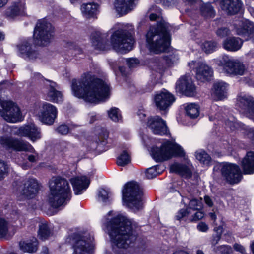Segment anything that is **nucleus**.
<instances>
[{
  "label": "nucleus",
  "mask_w": 254,
  "mask_h": 254,
  "mask_svg": "<svg viewBox=\"0 0 254 254\" xmlns=\"http://www.w3.org/2000/svg\"><path fill=\"white\" fill-rule=\"evenodd\" d=\"M109 235L113 249H127L134 247L137 242L136 224L125 215L109 211L102 220Z\"/></svg>",
  "instance_id": "f257e3e1"
},
{
  "label": "nucleus",
  "mask_w": 254,
  "mask_h": 254,
  "mask_svg": "<svg viewBox=\"0 0 254 254\" xmlns=\"http://www.w3.org/2000/svg\"><path fill=\"white\" fill-rule=\"evenodd\" d=\"M71 90L74 96L93 103L104 101L110 96V88L107 83L96 78L90 72L83 74L79 80H72Z\"/></svg>",
  "instance_id": "f03ea898"
},
{
  "label": "nucleus",
  "mask_w": 254,
  "mask_h": 254,
  "mask_svg": "<svg viewBox=\"0 0 254 254\" xmlns=\"http://www.w3.org/2000/svg\"><path fill=\"white\" fill-rule=\"evenodd\" d=\"M151 21L160 20L156 25L151 26L146 34V47L152 53L158 54L167 51L170 45L171 26L161 17V9L153 6L150 9Z\"/></svg>",
  "instance_id": "7ed1b4c3"
},
{
  "label": "nucleus",
  "mask_w": 254,
  "mask_h": 254,
  "mask_svg": "<svg viewBox=\"0 0 254 254\" xmlns=\"http://www.w3.org/2000/svg\"><path fill=\"white\" fill-rule=\"evenodd\" d=\"M142 142L150 152L151 155L157 162L167 160L173 156L185 157L183 148L175 142V139L163 141L161 139L150 138L145 135Z\"/></svg>",
  "instance_id": "20e7f679"
},
{
  "label": "nucleus",
  "mask_w": 254,
  "mask_h": 254,
  "mask_svg": "<svg viewBox=\"0 0 254 254\" xmlns=\"http://www.w3.org/2000/svg\"><path fill=\"white\" fill-rule=\"evenodd\" d=\"M111 30H114L110 38V44L118 52L126 53L131 51L134 44L133 36L134 28L131 24L117 23Z\"/></svg>",
  "instance_id": "39448f33"
},
{
  "label": "nucleus",
  "mask_w": 254,
  "mask_h": 254,
  "mask_svg": "<svg viewBox=\"0 0 254 254\" xmlns=\"http://www.w3.org/2000/svg\"><path fill=\"white\" fill-rule=\"evenodd\" d=\"M50 193L48 201L51 207L64 206L71 198V190L67 181L60 177H52L49 181Z\"/></svg>",
  "instance_id": "423d86ee"
},
{
  "label": "nucleus",
  "mask_w": 254,
  "mask_h": 254,
  "mask_svg": "<svg viewBox=\"0 0 254 254\" xmlns=\"http://www.w3.org/2000/svg\"><path fill=\"white\" fill-rule=\"evenodd\" d=\"M93 240L94 236L90 232L74 229L68 232L65 241L72 245V254H91Z\"/></svg>",
  "instance_id": "0eeeda50"
},
{
  "label": "nucleus",
  "mask_w": 254,
  "mask_h": 254,
  "mask_svg": "<svg viewBox=\"0 0 254 254\" xmlns=\"http://www.w3.org/2000/svg\"><path fill=\"white\" fill-rule=\"evenodd\" d=\"M143 193L138 183L130 182L126 184L122 190L124 205L134 212L143 208Z\"/></svg>",
  "instance_id": "6e6552de"
},
{
  "label": "nucleus",
  "mask_w": 254,
  "mask_h": 254,
  "mask_svg": "<svg viewBox=\"0 0 254 254\" xmlns=\"http://www.w3.org/2000/svg\"><path fill=\"white\" fill-rule=\"evenodd\" d=\"M13 186V192L19 201L34 198L39 190V184L34 178H26L22 182L15 181Z\"/></svg>",
  "instance_id": "1a4fd4ad"
},
{
  "label": "nucleus",
  "mask_w": 254,
  "mask_h": 254,
  "mask_svg": "<svg viewBox=\"0 0 254 254\" xmlns=\"http://www.w3.org/2000/svg\"><path fill=\"white\" fill-rule=\"evenodd\" d=\"M215 64L221 67L224 73L228 76L242 75L245 71L244 64L239 60L223 54L214 60Z\"/></svg>",
  "instance_id": "9d476101"
},
{
  "label": "nucleus",
  "mask_w": 254,
  "mask_h": 254,
  "mask_svg": "<svg viewBox=\"0 0 254 254\" xmlns=\"http://www.w3.org/2000/svg\"><path fill=\"white\" fill-rule=\"evenodd\" d=\"M0 143L5 148L15 151H24L33 153L27 156V159L30 162H34L38 159V154L33 146L28 142L19 140L11 136L0 137Z\"/></svg>",
  "instance_id": "9b49d317"
},
{
  "label": "nucleus",
  "mask_w": 254,
  "mask_h": 254,
  "mask_svg": "<svg viewBox=\"0 0 254 254\" xmlns=\"http://www.w3.org/2000/svg\"><path fill=\"white\" fill-rule=\"evenodd\" d=\"M54 36V27L46 18L38 21L35 27L33 37L34 43L39 46H46Z\"/></svg>",
  "instance_id": "f8f14e48"
},
{
  "label": "nucleus",
  "mask_w": 254,
  "mask_h": 254,
  "mask_svg": "<svg viewBox=\"0 0 254 254\" xmlns=\"http://www.w3.org/2000/svg\"><path fill=\"white\" fill-rule=\"evenodd\" d=\"M35 82H43L45 87L43 92L45 94V99L53 102L59 103L63 101V95L61 92L56 89L57 84L52 81L46 80L39 73H35L32 77Z\"/></svg>",
  "instance_id": "ddd939ff"
},
{
  "label": "nucleus",
  "mask_w": 254,
  "mask_h": 254,
  "mask_svg": "<svg viewBox=\"0 0 254 254\" xmlns=\"http://www.w3.org/2000/svg\"><path fill=\"white\" fill-rule=\"evenodd\" d=\"M188 65L194 71L197 80L204 82L211 80L213 75V70L204 61H192L188 63Z\"/></svg>",
  "instance_id": "4468645a"
},
{
  "label": "nucleus",
  "mask_w": 254,
  "mask_h": 254,
  "mask_svg": "<svg viewBox=\"0 0 254 254\" xmlns=\"http://www.w3.org/2000/svg\"><path fill=\"white\" fill-rule=\"evenodd\" d=\"M236 106L241 113L254 122V98L253 97L247 94L239 95Z\"/></svg>",
  "instance_id": "2eb2a0df"
},
{
  "label": "nucleus",
  "mask_w": 254,
  "mask_h": 254,
  "mask_svg": "<svg viewBox=\"0 0 254 254\" xmlns=\"http://www.w3.org/2000/svg\"><path fill=\"white\" fill-rule=\"evenodd\" d=\"M236 34L246 40H251L254 43V24L248 19L241 18L234 23Z\"/></svg>",
  "instance_id": "dca6fc26"
},
{
  "label": "nucleus",
  "mask_w": 254,
  "mask_h": 254,
  "mask_svg": "<svg viewBox=\"0 0 254 254\" xmlns=\"http://www.w3.org/2000/svg\"><path fill=\"white\" fill-rule=\"evenodd\" d=\"M221 172L222 177L230 184L238 183L242 178L239 167L234 164L223 163Z\"/></svg>",
  "instance_id": "f3484780"
},
{
  "label": "nucleus",
  "mask_w": 254,
  "mask_h": 254,
  "mask_svg": "<svg viewBox=\"0 0 254 254\" xmlns=\"http://www.w3.org/2000/svg\"><path fill=\"white\" fill-rule=\"evenodd\" d=\"M58 111L52 104L44 102L40 107L39 111L36 114L39 120L43 123L52 125L57 117Z\"/></svg>",
  "instance_id": "a211bd4d"
},
{
  "label": "nucleus",
  "mask_w": 254,
  "mask_h": 254,
  "mask_svg": "<svg viewBox=\"0 0 254 254\" xmlns=\"http://www.w3.org/2000/svg\"><path fill=\"white\" fill-rule=\"evenodd\" d=\"M147 126L154 134L164 135L169 133L166 121L158 116H151L148 118Z\"/></svg>",
  "instance_id": "6ab92c4d"
},
{
  "label": "nucleus",
  "mask_w": 254,
  "mask_h": 254,
  "mask_svg": "<svg viewBox=\"0 0 254 254\" xmlns=\"http://www.w3.org/2000/svg\"><path fill=\"white\" fill-rule=\"evenodd\" d=\"M17 134L26 137L32 142L36 141L42 137L41 129L33 123L24 125L19 128Z\"/></svg>",
  "instance_id": "aec40b11"
},
{
  "label": "nucleus",
  "mask_w": 254,
  "mask_h": 254,
  "mask_svg": "<svg viewBox=\"0 0 254 254\" xmlns=\"http://www.w3.org/2000/svg\"><path fill=\"white\" fill-rule=\"evenodd\" d=\"M108 34L103 33L98 29H94L90 36V40L93 47L100 51H106L110 48V45L107 41Z\"/></svg>",
  "instance_id": "412c9836"
},
{
  "label": "nucleus",
  "mask_w": 254,
  "mask_h": 254,
  "mask_svg": "<svg viewBox=\"0 0 254 254\" xmlns=\"http://www.w3.org/2000/svg\"><path fill=\"white\" fill-rule=\"evenodd\" d=\"M176 90L187 96H192L196 93L195 86L189 76L181 77L176 83Z\"/></svg>",
  "instance_id": "4be33fe9"
},
{
  "label": "nucleus",
  "mask_w": 254,
  "mask_h": 254,
  "mask_svg": "<svg viewBox=\"0 0 254 254\" xmlns=\"http://www.w3.org/2000/svg\"><path fill=\"white\" fill-rule=\"evenodd\" d=\"M154 99L156 107L163 111L168 109L175 100L173 95L165 89L157 93Z\"/></svg>",
  "instance_id": "5701e85b"
},
{
  "label": "nucleus",
  "mask_w": 254,
  "mask_h": 254,
  "mask_svg": "<svg viewBox=\"0 0 254 254\" xmlns=\"http://www.w3.org/2000/svg\"><path fill=\"white\" fill-rule=\"evenodd\" d=\"M138 0H115L113 9L119 16H123L132 11L136 6Z\"/></svg>",
  "instance_id": "b1692460"
},
{
  "label": "nucleus",
  "mask_w": 254,
  "mask_h": 254,
  "mask_svg": "<svg viewBox=\"0 0 254 254\" xmlns=\"http://www.w3.org/2000/svg\"><path fill=\"white\" fill-rule=\"evenodd\" d=\"M193 167L190 160L185 157L184 163L174 162L170 166V172L176 173L185 178H190Z\"/></svg>",
  "instance_id": "393cba45"
},
{
  "label": "nucleus",
  "mask_w": 254,
  "mask_h": 254,
  "mask_svg": "<svg viewBox=\"0 0 254 254\" xmlns=\"http://www.w3.org/2000/svg\"><path fill=\"white\" fill-rule=\"evenodd\" d=\"M226 128H229L230 130H244L249 137L254 140V128L250 127L241 122H238L234 117H231L229 119L225 121Z\"/></svg>",
  "instance_id": "a878e982"
},
{
  "label": "nucleus",
  "mask_w": 254,
  "mask_h": 254,
  "mask_svg": "<svg viewBox=\"0 0 254 254\" xmlns=\"http://www.w3.org/2000/svg\"><path fill=\"white\" fill-rule=\"evenodd\" d=\"M221 9L228 14H235L240 11L243 7L241 0H220Z\"/></svg>",
  "instance_id": "bb28decb"
},
{
  "label": "nucleus",
  "mask_w": 254,
  "mask_h": 254,
  "mask_svg": "<svg viewBox=\"0 0 254 254\" xmlns=\"http://www.w3.org/2000/svg\"><path fill=\"white\" fill-rule=\"evenodd\" d=\"M17 48L19 56L24 59L33 60L38 57V52L32 49L30 42L28 40H24L17 45Z\"/></svg>",
  "instance_id": "cd10ccee"
},
{
  "label": "nucleus",
  "mask_w": 254,
  "mask_h": 254,
  "mask_svg": "<svg viewBox=\"0 0 254 254\" xmlns=\"http://www.w3.org/2000/svg\"><path fill=\"white\" fill-rule=\"evenodd\" d=\"M74 193L76 195L82 194L89 187L90 180L86 176H77L70 179Z\"/></svg>",
  "instance_id": "c85d7f7f"
},
{
  "label": "nucleus",
  "mask_w": 254,
  "mask_h": 254,
  "mask_svg": "<svg viewBox=\"0 0 254 254\" xmlns=\"http://www.w3.org/2000/svg\"><path fill=\"white\" fill-rule=\"evenodd\" d=\"M228 88L229 85L226 82L221 80L216 81L212 89V95L216 100H223L227 96Z\"/></svg>",
  "instance_id": "c756f323"
},
{
  "label": "nucleus",
  "mask_w": 254,
  "mask_h": 254,
  "mask_svg": "<svg viewBox=\"0 0 254 254\" xmlns=\"http://www.w3.org/2000/svg\"><path fill=\"white\" fill-rule=\"evenodd\" d=\"M119 63L126 64L130 68L136 67L140 64L139 60L137 58H131L129 59H122L118 62L112 60L109 61V64L112 68L113 70H115L117 68H118L119 70L122 74H124L123 67L119 65Z\"/></svg>",
  "instance_id": "7c9ffc66"
},
{
  "label": "nucleus",
  "mask_w": 254,
  "mask_h": 254,
  "mask_svg": "<svg viewBox=\"0 0 254 254\" xmlns=\"http://www.w3.org/2000/svg\"><path fill=\"white\" fill-rule=\"evenodd\" d=\"M243 43V40L236 37H230L224 39L222 43L223 48L230 52H236L241 49Z\"/></svg>",
  "instance_id": "2f4dec72"
},
{
  "label": "nucleus",
  "mask_w": 254,
  "mask_h": 254,
  "mask_svg": "<svg viewBox=\"0 0 254 254\" xmlns=\"http://www.w3.org/2000/svg\"><path fill=\"white\" fill-rule=\"evenodd\" d=\"M98 4L95 3H83L81 6V11L84 17L87 18H96L99 13Z\"/></svg>",
  "instance_id": "473e14b6"
},
{
  "label": "nucleus",
  "mask_w": 254,
  "mask_h": 254,
  "mask_svg": "<svg viewBox=\"0 0 254 254\" xmlns=\"http://www.w3.org/2000/svg\"><path fill=\"white\" fill-rule=\"evenodd\" d=\"M177 60L178 58H176L175 60H173L172 56L171 57H167L166 60H165L163 58L155 59L151 62V64H152V69L156 71L159 74H161L165 69L164 65L165 61L167 62L168 66H171Z\"/></svg>",
  "instance_id": "72a5a7b5"
},
{
  "label": "nucleus",
  "mask_w": 254,
  "mask_h": 254,
  "mask_svg": "<svg viewBox=\"0 0 254 254\" xmlns=\"http://www.w3.org/2000/svg\"><path fill=\"white\" fill-rule=\"evenodd\" d=\"M243 171L246 174L254 173V152L250 151L242 161Z\"/></svg>",
  "instance_id": "f704fd0d"
},
{
  "label": "nucleus",
  "mask_w": 254,
  "mask_h": 254,
  "mask_svg": "<svg viewBox=\"0 0 254 254\" xmlns=\"http://www.w3.org/2000/svg\"><path fill=\"white\" fill-rule=\"evenodd\" d=\"M38 245V241L35 237H33L30 240L21 241L19 243L20 249L24 252L29 253L35 252L37 250Z\"/></svg>",
  "instance_id": "c9c22d12"
},
{
  "label": "nucleus",
  "mask_w": 254,
  "mask_h": 254,
  "mask_svg": "<svg viewBox=\"0 0 254 254\" xmlns=\"http://www.w3.org/2000/svg\"><path fill=\"white\" fill-rule=\"evenodd\" d=\"M25 10V3L24 0H20L14 2L8 9L7 14L9 16H15L24 13Z\"/></svg>",
  "instance_id": "e433bc0d"
},
{
  "label": "nucleus",
  "mask_w": 254,
  "mask_h": 254,
  "mask_svg": "<svg viewBox=\"0 0 254 254\" xmlns=\"http://www.w3.org/2000/svg\"><path fill=\"white\" fill-rule=\"evenodd\" d=\"M186 115L191 119H196L199 115L200 108L198 104L190 103L185 106Z\"/></svg>",
  "instance_id": "4c0bfd02"
},
{
  "label": "nucleus",
  "mask_w": 254,
  "mask_h": 254,
  "mask_svg": "<svg viewBox=\"0 0 254 254\" xmlns=\"http://www.w3.org/2000/svg\"><path fill=\"white\" fill-rule=\"evenodd\" d=\"M52 234L51 227L47 222L41 223L39 225L38 236L39 238L45 240L48 239Z\"/></svg>",
  "instance_id": "58836bf2"
},
{
  "label": "nucleus",
  "mask_w": 254,
  "mask_h": 254,
  "mask_svg": "<svg viewBox=\"0 0 254 254\" xmlns=\"http://www.w3.org/2000/svg\"><path fill=\"white\" fill-rule=\"evenodd\" d=\"M195 157L204 166H209L212 164L211 157L203 150H199L196 151Z\"/></svg>",
  "instance_id": "ea45409f"
},
{
  "label": "nucleus",
  "mask_w": 254,
  "mask_h": 254,
  "mask_svg": "<svg viewBox=\"0 0 254 254\" xmlns=\"http://www.w3.org/2000/svg\"><path fill=\"white\" fill-rule=\"evenodd\" d=\"M201 15L205 18H212L215 15V11L210 3H207L202 5L200 8Z\"/></svg>",
  "instance_id": "a19ab883"
},
{
  "label": "nucleus",
  "mask_w": 254,
  "mask_h": 254,
  "mask_svg": "<svg viewBox=\"0 0 254 254\" xmlns=\"http://www.w3.org/2000/svg\"><path fill=\"white\" fill-rule=\"evenodd\" d=\"M79 127V126L78 125L73 123L69 124L68 125L62 124L57 127V131L61 134L65 135L73 130H78Z\"/></svg>",
  "instance_id": "79ce46f5"
},
{
  "label": "nucleus",
  "mask_w": 254,
  "mask_h": 254,
  "mask_svg": "<svg viewBox=\"0 0 254 254\" xmlns=\"http://www.w3.org/2000/svg\"><path fill=\"white\" fill-rule=\"evenodd\" d=\"M164 167L160 165H155L147 169L145 172L146 177L152 179L160 174L163 170Z\"/></svg>",
  "instance_id": "37998d69"
},
{
  "label": "nucleus",
  "mask_w": 254,
  "mask_h": 254,
  "mask_svg": "<svg viewBox=\"0 0 254 254\" xmlns=\"http://www.w3.org/2000/svg\"><path fill=\"white\" fill-rule=\"evenodd\" d=\"M202 50L207 54H210L216 50L217 43L214 41H205L201 45Z\"/></svg>",
  "instance_id": "c03bdc74"
},
{
  "label": "nucleus",
  "mask_w": 254,
  "mask_h": 254,
  "mask_svg": "<svg viewBox=\"0 0 254 254\" xmlns=\"http://www.w3.org/2000/svg\"><path fill=\"white\" fill-rule=\"evenodd\" d=\"M10 235L9 233L8 224L4 219L0 218V238H9Z\"/></svg>",
  "instance_id": "a18cd8bd"
},
{
  "label": "nucleus",
  "mask_w": 254,
  "mask_h": 254,
  "mask_svg": "<svg viewBox=\"0 0 254 254\" xmlns=\"http://www.w3.org/2000/svg\"><path fill=\"white\" fill-rule=\"evenodd\" d=\"M131 161L129 154L126 151H124L117 158V163L118 165L124 166L128 164Z\"/></svg>",
  "instance_id": "49530a36"
},
{
  "label": "nucleus",
  "mask_w": 254,
  "mask_h": 254,
  "mask_svg": "<svg viewBox=\"0 0 254 254\" xmlns=\"http://www.w3.org/2000/svg\"><path fill=\"white\" fill-rule=\"evenodd\" d=\"M109 118L114 122H120L122 120V116L120 110L116 107H112L108 111Z\"/></svg>",
  "instance_id": "de8ad7c7"
},
{
  "label": "nucleus",
  "mask_w": 254,
  "mask_h": 254,
  "mask_svg": "<svg viewBox=\"0 0 254 254\" xmlns=\"http://www.w3.org/2000/svg\"><path fill=\"white\" fill-rule=\"evenodd\" d=\"M189 207L188 208V210L190 211V209H192L193 210H201L203 207V203L202 201V199H193L189 201Z\"/></svg>",
  "instance_id": "09e8293b"
},
{
  "label": "nucleus",
  "mask_w": 254,
  "mask_h": 254,
  "mask_svg": "<svg viewBox=\"0 0 254 254\" xmlns=\"http://www.w3.org/2000/svg\"><path fill=\"white\" fill-rule=\"evenodd\" d=\"M213 251L219 254H232L233 252L232 248L229 245H221L214 247Z\"/></svg>",
  "instance_id": "8fccbe9b"
},
{
  "label": "nucleus",
  "mask_w": 254,
  "mask_h": 254,
  "mask_svg": "<svg viewBox=\"0 0 254 254\" xmlns=\"http://www.w3.org/2000/svg\"><path fill=\"white\" fill-rule=\"evenodd\" d=\"M109 197V192L108 190L104 189L99 190L98 192V199L99 201L107 202Z\"/></svg>",
  "instance_id": "3c124183"
},
{
  "label": "nucleus",
  "mask_w": 254,
  "mask_h": 254,
  "mask_svg": "<svg viewBox=\"0 0 254 254\" xmlns=\"http://www.w3.org/2000/svg\"><path fill=\"white\" fill-rule=\"evenodd\" d=\"M8 168L7 165L0 160V180L4 178L8 171Z\"/></svg>",
  "instance_id": "603ef678"
},
{
  "label": "nucleus",
  "mask_w": 254,
  "mask_h": 254,
  "mask_svg": "<svg viewBox=\"0 0 254 254\" xmlns=\"http://www.w3.org/2000/svg\"><path fill=\"white\" fill-rule=\"evenodd\" d=\"M11 218L14 221H16L17 219H18L19 220V224L21 226L23 225L25 217L24 215L20 214L18 212L13 211L11 214Z\"/></svg>",
  "instance_id": "864d4df0"
},
{
  "label": "nucleus",
  "mask_w": 254,
  "mask_h": 254,
  "mask_svg": "<svg viewBox=\"0 0 254 254\" xmlns=\"http://www.w3.org/2000/svg\"><path fill=\"white\" fill-rule=\"evenodd\" d=\"M216 34L220 38H224L230 34V30L228 28L222 27L217 30Z\"/></svg>",
  "instance_id": "5fc2aeb1"
},
{
  "label": "nucleus",
  "mask_w": 254,
  "mask_h": 254,
  "mask_svg": "<svg viewBox=\"0 0 254 254\" xmlns=\"http://www.w3.org/2000/svg\"><path fill=\"white\" fill-rule=\"evenodd\" d=\"M156 2L160 3L165 7H170L176 4V0H155Z\"/></svg>",
  "instance_id": "6e6d98bb"
},
{
  "label": "nucleus",
  "mask_w": 254,
  "mask_h": 254,
  "mask_svg": "<svg viewBox=\"0 0 254 254\" xmlns=\"http://www.w3.org/2000/svg\"><path fill=\"white\" fill-rule=\"evenodd\" d=\"M204 216V212L202 210H197V211L190 217V219L192 221H197L202 219Z\"/></svg>",
  "instance_id": "4d7b16f0"
},
{
  "label": "nucleus",
  "mask_w": 254,
  "mask_h": 254,
  "mask_svg": "<svg viewBox=\"0 0 254 254\" xmlns=\"http://www.w3.org/2000/svg\"><path fill=\"white\" fill-rule=\"evenodd\" d=\"M220 148L221 149L220 150L215 149L214 150V152L215 153H219L220 152V153H226L227 152L230 151L229 144L227 141H225L224 143H223L220 146Z\"/></svg>",
  "instance_id": "13d9d810"
},
{
  "label": "nucleus",
  "mask_w": 254,
  "mask_h": 254,
  "mask_svg": "<svg viewBox=\"0 0 254 254\" xmlns=\"http://www.w3.org/2000/svg\"><path fill=\"white\" fill-rule=\"evenodd\" d=\"M190 213V212L189 210H188V209H181L177 213V214L176 216V219L178 220H180L181 219H183L185 217L189 215Z\"/></svg>",
  "instance_id": "bf43d9fd"
},
{
  "label": "nucleus",
  "mask_w": 254,
  "mask_h": 254,
  "mask_svg": "<svg viewBox=\"0 0 254 254\" xmlns=\"http://www.w3.org/2000/svg\"><path fill=\"white\" fill-rule=\"evenodd\" d=\"M219 110V107L216 104H213L211 106V111L210 112L209 120H213V116L216 115L218 111Z\"/></svg>",
  "instance_id": "052dcab7"
},
{
  "label": "nucleus",
  "mask_w": 254,
  "mask_h": 254,
  "mask_svg": "<svg viewBox=\"0 0 254 254\" xmlns=\"http://www.w3.org/2000/svg\"><path fill=\"white\" fill-rule=\"evenodd\" d=\"M233 248L236 251L239 252L242 254H246V251L245 248L241 244L235 243L233 245Z\"/></svg>",
  "instance_id": "680f3d73"
},
{
  "label": "nucleus",
  "mask_w": 254,
  "mask_h": 254,
  "mask_svg": "<svg viewBox=\"0 0 254 254\" xmlns=\"http://www.w3.org/2000/svg\"><path fill=\"white\" fill-rule=\"evenodd\" d=\"M246 4L248 6L249 13L254 18V0H251L250 2L247 1Z\"/></svg>",
  "instance_id": "e2e57ef3"
},
{
  "label": "nucleus",
  "mask_w": 254,
  "mask_h": 254,
  "mask_svg": "<svg viewBox=\"0 0 254 254\" xmlns=\"http://www.w3.org/2000/svg\"><path fill=\"white\" fill-rule=\"evenodd\" d=\"M198 230L202 232H206L208 229V225L204 222L199 223L197 226Z\"/></svg>",
  "instance_id": "0e129e2a"
},
{
  "label": "nucleus",
  "mask_w": 254,
  "mask_h": 254,
  "mask_svg": "<svg viewBox=\"0 0 254 254\" xmlns=\"http://www.w3.org/2000/svg\"><path fill=\"white\" fill-rule=\"evenodd\" d=\"M221 239V235L220 234H217L215 236H213L211 242V244L212 245V247L213 248V249L214 247H216L215 246L217 245L219 241H220Z\"/></svg>",
  "instance_id": "69168bd1"
},
{
  "label": "nucleus",
  "mask_w": 254,
  "mask_h": 254,
  "mask_svg": "<svg viewBox=\"0 0 254 254\" xmlns=\"http://www.w3.org/2000/svg\"><path fill=\"white\" fill-rule=\"evenodd\" d=\"M184 184V182L182 180H179L177 183H174L173 184V186L175 187L176 188V189H174L173 188H170V191L171 192H174V191H177L178 193L180 194L179 191V187L178 186H182Z\"/></svg>",
  "instance_id": "338daca9"
},
{
  "label": "nucleus",
  "mask_w": 254,
  "mask_h": 254,
  "mask_svg": "<svg viewBox=\"0 0 254 254\" xmlns=\"http://www.w3.org/2000/svg\"><path fill=\"white\" fill-rule=\"evenodd\" d=\"M204 200L205 204L209 207H211L213 205V202L212 198L208 195H205L204 197Z\"/></svg>",
  "instance_id": "774afa93"
}]
</instances>
